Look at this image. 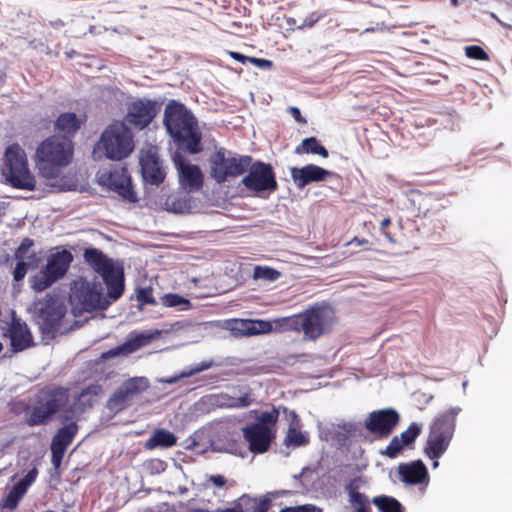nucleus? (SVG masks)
I'll use <instances>...</instances> for the list:
<instances>
[{
    "label": "nucleus",
    "mask_w": 512,
    "mask_h": 512,
    "mask_svg": "<svg viewBox=\"0 0 512 512\" xmlns=\"http://www.w3.org/2000/svg\"><path fill=\"white\" fill-rule=\"evenodd\" d=\"M251 163V156L235 154L227 157L226 151L220 149L210 158V175L217 183H223L244 174Z\"/></svg>",
    "instance_id": "obj_10"
},
{
    "label": "nucleus",
    "mask_w": 512,
    "mask_h": 512,
    "mask_svg": "<svg viewBox=\"0 0 512 512\" xmlns=\"http://www.w3.org/2000/svg\"><path fill=\"white\" fill-rule=\"evenodd\" d=\"M377 30H382V29L379 28V27H369V28H366L362 33L374 32V31H377Z\"/></svg>",
    "instance_id": "obj_60"
},
{
    "label": "nucleus",
    "mask_w": 512,
    "mask_h": 512,
    "mask_svg": "<svg viewBox=\"0 0 512 512\" xmlns=\"http://www.w3.org/2000/svg\"><path fill=\"white\" fill-rule=\"evenodd\" d=\"M38 475V471L36 468L31 469L28 471V473L19 480L16 484L19 485L23 490L27 492L28 488L32 483L36 480V477Z\"/></svg>",
    "instance_id": "obj_51"
},
{
    "label": "nucleus",
    "mask_w": 512,
    "mask_h": 512,
    "mask_svg": "<svg viewBox=\"0 0 512 512\" xmlns=\"http://www.w3.org/2000/svg\"><path fill=\"white\" fill-rule=\"evenodd\" d=\"M146 337L143 335L137 336L133 340H130L122 345L114 347L108 351H105L101 354V359L106 360L110 358L117 357L119 355H126L132 353L139 349L146 343Z\"/></svg>",
    "instance_id": "obj_31"
},
{
    "label": "nucleus",
    "mask_w": 512,
    "mask_h": 512,
    "mask_svg": "<svg viewBox=\"0 0 512 512\" xmlns=\"http://www.w3.org/2000/svg\"><path fill=\"white\" fill-rule=\"evenodd\" d=\"M279 413L277 410H272L271 412H263L258 421L254 424H261L263 426H268L269 424H275L278 420Z\"/></svg>",
    "instance_id": "obj_49"
},
{
    "label": "nucleus",
    "mask_w": 512,
    "mask_h": 512,
    "mask_svg": "<svg viewBox=\"0 0 512 512\" xmlns=\"http://www.w3.org/2000/svg\"><path fill=\"white\" fill-rule=\"evenodd\" d=\"M238 501L242 503L240 505L244 511L248 510L250 512H268L272 506V500L267 496L256 498L243 494L238 498Z\"/></svg>",
    "instance_id": "obj_32"
},
{
    "label": "nucleus",
    "mask_w": 512,
    "mask_h": 512,
    "mask_svg": "<svg viewBox=\"0 0 512 512\" xmlns=\"http://www.w3.org/2000/svg\"><path fill=\"white\" fill-rule=\"evenodd\" d=\"M465 54L468 58H471V59L481 60V61L489 60L488 53L482 47H480L478 45L467 46L465 48Z\"/></svg>",
    "instance_id": "obj_44"
},
{
    "label": "nucleus",
    "mask_w": 512,
    "mask_h": 512,
    "mask_svg": "<svg viewBox=\"0 0 512 512\" xmlns=\"http://www.w3.org/2000/svg\"><path fill=\"white\" fill-rule=\"evenodd\" d=\"M497 22L505 29L512 30V23H506L501 21L500 19H497Z\"/></svg>",
    "instance_id": "obj_59"
},
{
    "label": "nucleus",
    "mask_w": 512,
    "mask_h": 512,
    "mask_svg": "<svg viewBox=\"0 0 512 512\" xmlns=\"http://www.w3.org/2000/svg\"><path fill=\"white\" fill-rule=\"evenodd\" d=\"M26 491L23 490L19 485L14 484L12 489L6 495V497L0 502L2 509L14 510L17 508L20 500L25 495Z\"/></svg>",
    "instance_id": "obj_38"
},
{
    "label": "nucleus",
    "mask_w": 512,
    "mask_h": 512,
    "mask_svg": "<svg viewBox=\"0 0 512 512\" xmlns=\"http://www.w3.org/2000/svg\"><path fill=\"white\" fill-rule=\"evenodd\" d=\"M372 503L378 507L381 512H403L401 503L389 496H376Z\"/></svg>",
    "instance_id": "obj_36"
},
{
    "label": "nucleus",
    "mask_w": 512,
    "mask_h": 512,
    "mask_svg": "<svg viewBox=\"0 0 512 512\" xmlns=\"http://www.w3.org/2000/svg\"><path fill=\"white\" fill-rule=\"evenodd\" d=\"M319 20L318 17H316L314 14H311L310 16H308L307 18L304 19V21L302 22L301 25H299V29H304V28H312L315 23Z\"/></svg>",
    "instance_id": "obj_55"
},
{
    "label": "nucleus",
    "mask_w": 512,
    "mask_h": 512,
    "mask_svg": "<svg viewBox=\"0 0 512 512\" xmlns=\"http://www.w3.org/2000/svg\"><path fill=\"white\" fill-rule=\"evenodd\" d=\"M5 81V76L3 73H0V86L4 83Z\"/></svg>",
    "instance_id": "obj_63"
},
{
    "label": "nucleus",
    "mask_w": 512,
    "mask_h": 512,
    "mask_svg": "<svg viewBox=\"0 0 512 512\" xmlns=\"http://www.w3.org/2000/svg\"><path fill=\"white\" fill-rule=\"evenodd\" d=\"M67 401L68 390L63 387L43 390L38 396L36 405L27 415V424L31 427L47 424Z\"/></svg>",
    "instance_id": "obj_8"
},
{
    "label": "nucleus",
    "mask_w": 512,
    "mask_h": 512,
    "mask_svg": "<svg viewBox=\"0 0 512 512\" xmlns=\"http://www.w3.org/2000/svg\"><path fill=\"white\" fill-rule=\"evenodd\" d=\"M192 512H216L215 510L214 511H209V510H204V509H196Z\"/></svg>",
    "instance_id": "obj_64"
},
{
    "label": "nucleus",
    "mask_w": 512,
    "mask_h": 512,
    "mask_svg": "<svg viewBox=\"0 0 512 512\" xmlns=\"http://www.w3.org/2000/svg\"><path fill=\"white\" fill-rule=\"evenodd\" d=\"M228 329L234 336H251L272 331V325L264 320L232 319Z\"/></svg>",
    "instance_id": "obj_23"
},
{
    "label": "nucleus",
    "mask_w": 512,
    "mask_h": 512,
    "mask_svg": "<svg viewBox=\"0 0 512 512\" xmlns=\"http://www.w3.org/2000/svg\"><path fill=\"white\" fill-rule=\"evenodd\" d=\"M192 203V197L188 193H175L167 197L165 207L170 212L184 214L191 212L193 208Z\"/></svg>",
    "instance_id": "obj_30"
},
{
    "label": "nucleus",
    "mask_w": 512,
    "mask_h": 512,
    "mask_svg": "<svg viewBox=\"0 0 512 512\" xmlns=\"http://www.w3.org/2000/svg\"><path fill=\"white\" fill-rule=\"evenodd\" d=\"M72 408L66 410L62 416V422L66 423L60 427L52 438L50 448L66 451L78 433V424L70 415Z\"/></svg>",
    "instance_id": "obj_20"
},
{
    "label": "nucleus",
    "mask_w": 512,
    "mask_h": 512,
    "mask_svg": "<svg viewBox=\"0 0 512 512\" xmlns=\"http://www.w3.org/2000/svg\"><path fill=\"white\" fill-rule=\"evenodd\" d=\"M8 335L14 352L23 351L33 344V338L26 323L19 319L12 320Z\"/></svg>",
    "instance_id": "obj_25"
},
{
    "label": "nucleus",
    "mask_w": 512,
    "mask_h": 512,
    "mask_svg": "<svg viewBox=\"0 0 512 512\" xmlns=\"http://www.w3.org/2000/svg\"><path fill=\"white\" fill-rule=\"evenodd\" d=\"M73 154V143L66 137L53 135L38 145L35 161L39 174L47 181V185L60 191L69 189L61 171L71 163Z\"/></svg>",
    "instance_id": "obj_1"
},
{
    "label": "nucleus",
    "mask_w": 512,
    "mask_h": 512,
    "mask_svg": "<svg viewBox=\"0 0 512 512\" xmlns=\"http://www.w3.org/2000/svg\"><path fill=\"white\" fill-rule=\"evenodd\" d=\"M336 320L335 312L331 307L313 304L300 312V333L305 341H317L332 332Z\"/></svg>",
    "instance_id": "obj_7"
},
{
    "label": "nucleus",
    "mask_w": 512,
    "mask_h": 512,
    "mask_svg": "<svg viewBox=\"0 0 512 512\" xmlns=\"http://www.w3.org/2000/svg\"><path fill=\"white\" fill-rule=\"evenodd\" d=\"M148 388L149 381L146 377L129 378L112 393L106 407L113 414H118L128 408Z\"/></svg>",
    "instance_id": "obj_11"
},
{
    "label": "nucleus",
    "mask_w": 512,
    "mask_h": 512,
    "mask_svg": "<svg viewBox=\"0 0 512 512\" xmlns=\"http://www.w3.org/2000/svg\"><path fill=\"white\" fill-rule=\"evenodd\" d=\"M177 443V437L166 429H156L145 443L147 450H154L155 448H170Z\"/></svg>",
    "instance_id": "obj_29"
},
{
    "label": "nucleus",
    "mask_w": 512,
    "mask_h": 512,
    "mask_svg": "<svg viewBox=\"0 0 512 512\" xmlns=\"http://www.w3.org/2000/svg\"><path fill=\"white\" fill-rule=\"evenodd\" d=\"M160 111V105L156 100L138 98L127 105V112L122 122L136 130L147 128Z\"/></svg>",
    "instance_id": "obj_13"
},
{
    "label": "nucleus",
    "mask_w": 512,
    "mask_h": 512,
    "mask_svg": "<svg viewBox=\"0 0 512 512\" xmlns=\"http://www.w3.org/2000/svg\"><path fill=\"white\" fill-rule=\"evenodd\" d=\"M300 313L291 316L274 319L271 323L272 329L278 332H297L300 333Z\"/></svg>",
    "instance_id": "obj_34"
},
{
    "label": "nucleus",
    "mask_w": 512,
    "mask_h": 512,
    "mask_svg": "<svg viewBox=\"0 0 512 512\" xmlns=\"http://www.w3.org/2000/svg\"><path fill=\"white\" fill-rule=\"evenodd\" d=\"M33 245V240L30 238H24L18 248L14 252V257L17 260H22L27 257V253L31 246Z\"/></svg>",
    "instance_id": "obj_46"
},
{
    "label": "nucleus",
    "mask_w": 512,
    "mask_h": 512,
    "mask_svg": "<svg viewBox=\"0 0 512 512\" xmlns=\"http://www.w3.org/2000/svg\"><path fill=\"white\" fill-rule=\"evenodd\" d=\"M36 42H37L36 40H32V41H30V42H29L30 47H32V48H34V49H36Z\"/></svg>",
    "instance_id": "obj_62"
},
{
    "label": "nucleus",
    "mask_w": 512,
    "mask_h": 512,
    "mask_svg": "<svg viewBox=\"0 0 512 512\" xmlns=\"http://www.w3.org/2000/svg\"><path fill=\"white\" fill-rule=\"evenodd\" d=\"M281 276V273L269 266H261L257 265L254 267L253 278L255 280H265V281H276Z\"/></svg>",
    "instance_id": "obj_41"
},
{
    "label": "nucleus",
    "mask_w": 512,
    "mask_h": 512,
    "mask_svg": "<svg viewBox=\"0 0 512 512\" xmlns=\"http://www.w3.org/2000/svg\"><path fill=\"white\" fill-rule=\"evenodd\" d=\"M208 482L212 483L216 487H223L227 483L226 478L223 475H211L208 478Z\"/></svg>",
    "instance_id": "obj_54"
},
{
    "label": "nucleus",
    "mask_w": 512,
    "mask_h": 512,
    "mask_svg": "<svg viewBox=\"0 0 512 512\" xmlns=\"http://www.w3.org/2000/svg\"><path fill=\"white\" fill-rule=\"evenodd\" d=\"M400 416L392 408H385L371 412L365 420L367 431L378 438H387L399 423Z\"/></svg>",
    "instance_id": "obj_16"
},
{
    "label": "nucleus",
    "mask_w": 512,
    "mask_h": 512,
    "mask_svg": "<svg viewBox=\"0 0 512 512\" xmlns=\"http://www.w3.org/2000/svg\"><path fill=\"white\" fill-rule=\"evenodd\" d=\"M104 393L102 385L93 383L86 386L78 395L74 407L80 412L91 409L101 399Z\"/></svg>",
    "instance_id": "obj_26"
},
{
    "label": "nucleus",
    "mask_w": 512,
    "mask_h": 512,
    "mask_svg": "<svg viewBox=\"0 0 512 512\" xmlns=\"http://www.w3.org/2000/svg\"><path fill=\"white\" fill-rule=\"evenodd\" d=\"M227 53L232 59L242 64H246L247 62H249L254 66L264 70H269L273 67V62L268 59L246 56L236 51H228Z\"/></svg>",
    "instance_id": "obj_35"
},
{
    "label": "nucleus",
    "mask_w": 512,
    "mask_h": 512,
    "mask_svg": "<svg viewBox=\"0 0 512 512\" xmlns=\"http://www.w3.org/2000/svg\"><path fill=\"white\" fill-rule=\"evenodd\" d=\"M280 512H323L321 507L314 504H304L295 507H285Z\"/></svg>",
    "instance_id": "obj_48"
},
{
    "label": "nucleus",
    "mask_w": 512,
    "mask_h": 512,
    "mask_svg": "<svg viewBox=\"0 0 512 512\" xmlns=\"http://www.w3.org/2000/svg\"><path fill=\"white\" fill-rule=\"evenodd\" d=\"M242 504L241 502L238 501V499L234 502L233 506L230 507V508H224V509H221V508H218L216 509L215 511L216 512H245L244 509H242L241 505Z\"/></svg>",
    "instance_id": "obj_57"
},
{
    "label": "nucleus",
    "mask_w": 512,
    "mask_h": 512,
    "mask_svg": "<svg viewBox=\"0 0 512 512\" xmlns=\"http://www.w3.org/2000/svg\"><path fill=\"white\" fill-rule=\"evenodd\" d=\"M244 440L248 443L253 454L267 452L275 439V431L269 426L261 424H248L242 428Z\"/></svg>",
    "instance_id": "obj_18"
},
{
    "label": "nucleus",
    "mask_w": 512,
    "mask_h": 512,
    "mask_svg": "<svg viewBox=\"0 0 512 512\" xmlns=\"http://www.w3.org/2000/svg\"><path fill=\"white\" fill-rule=\"evenodd\" d=\"M163 124L174 142L188 153L202 151V135L197 120L184 104L170 101L164 110Z\"/></svg>",
    "instance_id": "obj_2"
},
{
    "label": "nucleus",
    "mask_w": 512,
    "mask_h": 512,
    "mask_svg": "<svg viewBox=\"0 0 512 512\" xmlns=\"http://www.w3.org/2000/svg\"><path fill=\"white\" fill-rule=\"evenodd\" d=\"M71 297L81 307V309L86 312H92L97 309H106L110 304V302L103 296L101 283H91L82 278L74 282Z\"/></svg>",
    "instance_id": "obj_12"
},
{
    "label": "nucleus",
    "mask_w": 512,
    "mask_h": 512,
    "mask_svg": "<svg viewBox=\"0 0 512 512\" xmlns=\"http://www.w3.org/2000/svg\"><path fill=\"white\" fill-rule=\"evenodd\" d=\"M391 225V219L389 217H386L382 220L381 222V225H380V228L381 230L383 231L385 237L390 241V242H394L391 234L389 232H386V228L389 227Z\"/></svg>",
    "instance_id": "obj_56"
},
{
    "label": "nucleus",
    "mask_w": 512,
    "mask_h": 512,
    "mask_svg": "<svg viewBox=\"0 0 512 512\" xmlns=\"http://www.w3.org/2000/svg\"><path fill=\"white\" fill-rule=\"evenodd\" d=\"M73 260L72 253L67 249L52 253L48 257L46 265L32 277V288L38 292L49 288L66 275Z\"/></svg>",
    "instance_id": "obj_9"
},
{
    "label": "nucleus",
    "mask_w": 512,
    "mask_h": 512,
    "mask_svg": "<svg viewBox=\"0 0 512 512\" xmlns=\"http://www.w3.org/2000/svg\"><path fill=\"white\" fill-rule=\"evenodd\" d=\"M210 367V364L209 363H204L202 362L200 365H198L197 367L191 369L190 371L188 372H182L181 375L179 377H172L170 379H166L164 380L165 383H169V384H172V383H175L179 378H186V377H190V376H193L203 370H206Z\"/></svg>",
    "instance_id": "obj_47"
},
{
    "label": "nucleus",
    "mask_w": 512,
    "mask_h": 512,
    "mask_svg": "<svg viewBox=\"0 0 512 512\" xmlns=\"http://www.w3.org/2000/svg\"><path fill=\"white\" fill-rule=\"evenodd\" d=\"M155 463H156L157 465H159V467H160L162 470H164V462H163V461H161V460H155Z\"/></svg>",
    "instance_id": "obj_61"
},
{
    "label": "nucleus",
    "mask_w": 512,
    "mask_h": 512,
    "mask_svg": "<svg viewBox=\"0 0 512 512\" xmlns=\"http://www.w3.org/2000/svg\"><path fill=\"white\" fill-rule=\"evenodd\" d=\"M134 147V135L130 127L116 120L103 130L94 152H103L106 158L121 161L130 156Z\"/></svg>",
    "instance_id": "obj_3"
},
{
    "label": "nucleus",
    "mask_w": 512,
    "mask_h": 512,
    "mask_svg": "<svg viewBox=\"0 0 512 512\" xmlns=\"http://www.w3.org/2000/svg\"><path fill=\"white\" fill-rule=\"evenodd\" d=\"M84 261L98 273L107 286L108 297L112 300L119 299L124 292V273L121 267L114 264L97 248H86L83 253Z\"/></svg>",
    "instance_id": "obj_5"
},
{
    "label": "nucleus",
    "mask_w": 512,
    "mask_h": 512,
    "mask_svg": "<svg viewBox=\"0 0 512 512\" xmlns=\"http://www.w3.org/2000/svg\"><path fill=\"white\" fill-rule=\"evenodd\" d=\"M372 503L378 507L381 512H403L401 503L389 496H376Z\"/></svg>",
    "instance_id": "obj_37"
},
{
    "label": "nucleus",
    "mask_w": 512,
    "mask_h": 512,
    "mask_svg": "<svg viewBox=\"0 0 512 512\" xmlns=\"http://www.w3.org/2000/svg\"><path fill=\"white\" fill-rule=\"evenodd\" d=\"M137 300L141 305L156 304L151 287H144L137 290Z\"/></svg>",
    "instance_id": "obj_45"
},
{
    "label": "nucleus",
    "mask_w": 512,
    "mask_h": 512,
    "mask_svg": "<svg viewBox=\"0 0 512 512\" xmlns=\"http://www.w3.org/2000/svg\"><path fill=\"white\" fill-rule=\"evenodd\" d=\"M85 121V116L79 117L73 112H65L55 120V130L68 138V136H74Z\"/></svg>",
    "instance_id": "obj_27"
},
{
    "label": "nucleus",
    "mask_w": 512,
    "mask_h": 512,
    "mask_svg": "<svg viewBox=\"0 0 512 512\" xmlns=\"http://www.w3.org/2000/svg\"><path fill=\"white\" fill-rule=\"evenodd\" d=\"M295 153L298 155L315 154L320 155L323 158H327L329 156L328 150L320 144L316 137L313 136L303 139L301 144L295 148Z\"/></svg>",
    "instance_id": "obj_33"
},
{
    "label": "nucleus",
    "mask_w": 512,
    "mask_h": 512,
    "mask_svg": "<svg viewBox=\"0 0 512 512\" xmlns=\"http://www.w3.org/2000/svg\"><path fill=\"white\" fill-rule=\"evenodd\" d=\"M333 173L315 164H308L304 167L291 168V178L298 188H304L312 182H320L332 176Z\"/></svg>",
    "instance_id": "obj_21"
},
{
    "label": "nucleus",
    "mask_w": 512,
    "mask_h": 512,
    "mask_svg": "<svg viewBox=\"0 0 512 512\" xmlns=\"http://www.w3.org/2000/svg\"><path fill=\"white\" fill-rule=\"evenodd\" d=\"M2 173L14 188L28 191L36 188L35 177L28 168L27 155L18 143H13L6 148Z\"/></svg>",
    "instance_id": "obj_6"
},
{
    "label": "nucleus",
    "mask_w": 512,
    "mask_h": 512,
    "mask_svg": "<svg viewBox=\"0 0 512 512\" xmlns=\"http://www.w3.org/2000/svg\"><path fill=\"white\" fill-rule=\"evenodd\" d=\"M101 179L104 185L115 191L123 199L131 203L137 202L138 198L133 190L131 177L127 168H113L107 173L102 174Z\"/></svg>",
    "instance_id": "obj_17"
},
{
    "label": "nucleus",
    "mask_w": 512,
    "mask_h": 512,
    "mask_svg": "<svg viewBox=\"0 0 512 512\" xmlns=\"http://www.w3.org/2000/svg\"><path fill=\"white\" fill-rule=\"evenodd\" d=\"M397 471L400 480L407 485H417L429 481L428 470L421 460L401 463L398 465Z\"/></svg>",
    "instance_id": "obj_24"
},
{
    "label": "nucleus",
    "mask_w": 512,
    "mask_h": 512,
    "mask_svg": "<svg viewBox=\"0 0 512 512\" xmlns=\"http://www.w3.org/2000/svg\"><path fill=\"white\" fill-rule=\"evenodd\" d=\"M67 312L66 306L56 299L47 300L39 311V324L43 335L54 338Z\"/></svg>",
    "instance_id": "obj_15"
},
{
    "label": "nucleus",
    "mask_w": 512,
    "mask_h": 512,
    "mask_svg": "<svg viewBox=\"0 0 512 512\" xmlns=\"http://www.w3.org/2000/svg\"><path fill=\"white\" fill-rule=\"evenodd\" d=\"M352 243H356L357 245H364V244L368 243V240H366V239H359L358 237H355L352 240Z\"/></svg>",
    "instance_id": "obj_58"
},
{
    "label": "nucleus",
    "mask_w": 512,
    "mask_h": 512,
    "mask_svg": "<svg viewBox=\"0 0 512 512\" xmlns=\"http://www.w3.org/2000/svg\"><path fill=\"white\" fill-rule=\"evenodd\" d=\"M289 113L295 119V121L299 124H306L307 120L302 116L301 111L298 107H289Z\"/></svg>",
    "instance_id": "obj_53"
},
{
    "label": "nucleus",
    "mask_w": 512,
    "mask_h": 512,
    "mask_svg": "<svg viewBox=\"0 0 512 512\" xmlns=\"http://www.w3.org/2000/svg\"><path fill=\"white\" fill-rule=\"evenodd\" d=\"M460 412L461 408L452 407L435 417L430 425L424 452L430 459L435 460L434 468L438 466L437 459L445 453L450 445L455 432L456 418Z\"/></svg>",
    "instance_id": "obj_4"
},
{
    "label": "nucleus",
    "mask_w": 512,
    "mask_h": 512,
    "mask_svg": "<svg viewBox=\"0 0 512 512\" xmlns=\"http://www.w3.org/2000/svg\"><path fill=\"white\" fill-rule=\"evenodd\" d=\"M181 187L189 192L199 191L203 187V174L197 165L185 163L180 157L175 158Z\"/></svg>",
    "instance_id": "obj_19"
},
{
    "label": "nucleus",
    "mask_w": 512,
    "mask_h": 512,
    "mask_svg": "<svg viewBox=\"0 0 512 512\" xmlns=\"http://www.w3.org/2000/svg\"><path fill=\"white\" fill-rule=\"evenodd\" d=\"M401 443L402 440L399 438V436H394L389 442V444L386 446L385 450L382 451V454L389 458H396L399 455V453L403 450V448L406 446L405 444Z\"/></svg>",
    "instance_id": "obj_43"
},
{
    "label": "nucleus",
    "mask_w": 512,
    "mask_h": 512,
    "mask_svg": "<svg viewBox=\"0 0 512 512\" xmlns=\"http://www.w3.org/2000/svg\"><path fill=\"white\" fill-rule=\"evenodd\" d=\"M254 402L251 390H247L238 397L228 394H220L217 396L216 405L221 408H246Z\"/></svg>",
    "instance_id": "obj_28"
},
{
    "label": "nucleus",
    "mask_w": 512,
    "mask_h": 512,
    "mask_svg": "<svg viewBox=\"0 0 512 512\" xmlns=\"http://www.w3.org/2000/svg\"><path fill=\"white\" fill-rule=\"evenodd\" d=\"M161 302L166 307H178L180 310H188L191 307L190 301L176 293H167L162 296Z\"/></svg>",
    "instance_id": "obj_40"
},
{
    "label": "nucleus",
    "mask_w": 512,
    "mask_h": 512,
    "mask_svg": "<svg viewBox=\"0 0 512 512\" xmlns=\"http://www.w3.org/2000/svg\"><path fill=\"white\" fill-rule=\"evenodd\" d=\"M421 433V426L417 423H411L408 428L403 431L399 438L402 440L401 444L406 446L412 444Z\"/></svg>",
    "instance_id": "obj_42"
},
{
    "label": "nucleus",
    "mask_w": 512,
    "mask_h": 512,
    "mask_svg": "<svg viewBox=\"0 0 512 512\" xmlns=\"http://www.w3.org/2000/svg\"><path fill=\"white\" fill-rule=\"evenodd\" d=\"M249 172L242 179V184L253 192L275 191L278 184L270 164L258 161L251 163Z\"/></svg>",
    "instance_id": "obj_14"
},
{
    "label": "nucleus",
    "mask_w": 512,
    "mask_h": 512,
    "mask_svg": "<svg viewBox=\"0 0 512 512\" xmlns=\"http://www.w3.org/2000/svg\"><path fill=\"white\" fill-rule=\"evenodd\" d=\"M51 449V462L55 469H58L61 466L64 454L66 451L58 450L54 448Z\"/></svg>",
    "instance_id": "obj_52"
},
{
    "label": "nucleus",
    "mask_w": 512,
    "mask_h": 512,
    "mask_svg": "<svg viewBox=\"0 0 512 512\" xmlns=\"http://www.w3.org/2000/svg\"><path fill=\"white\" fill-rule=\"evenodd\" d=\"M142 177L146 183L160 185L163 183L166 173L156 153H146L140 161Z\"/></svg>",
    "instance_id": "obj_22"
},
{
    "label": "nucleus",
    "mask_w": 512,
    "mask_h": 512,
    "mask_svg": "<svg viewBox=\"0 0 512 512\" xmlns=\"http://www.w3.org/2000/svg\"><path fill=\"white\" fill-rule=\"evenodd\" d=\"M284 443L287 446L300 447L307 445L309 443V438L301 430L290 426L286 433Z\"/></svg>",
    "instance_id": "obj_39"
},
{
    "label": "nucleus",
    "mask_w": 512,
    "mask_h": 512,
    "mask_svg": "<svg viewBox=\"0 0 512 512\" xmlns=\"http://www.w3.org/2000/svg\"><path fill=\"white\" fill-rule=\"evenodd\" d=\"M28 271V263L22 260H17L16 266L13 271V279L16 282L22 281Z\"/></svg>",
    "instance_id": "obj_50"
}]
</instances>
